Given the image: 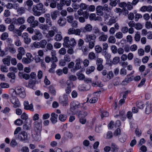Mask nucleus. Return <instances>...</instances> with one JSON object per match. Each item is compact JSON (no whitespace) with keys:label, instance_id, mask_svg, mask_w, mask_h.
Returning a JSON list of instances; mask_svg holds the SVG:
<instances>
[{"label":"nucleus","instance_id":"nucleus-1","mask_svg":"<svg viewBox=\"0 0 152 152\" xmlns=\"http://www.w3.org/2000/svg\"><path fill=\"white\" fill-rule=\"evenodd\" d=\"M47 9L44 7L43 4L41 3H39L35 6H34L32 8L33 14L34 15L39 16L42 13H44L47 11Z\"/></svg>","mask_w":152,"mask_h":152},{"label":"nucleus","instance_id":"nucleus-2","mask_svg":"<svg viewBox=\"0 0 152 152\" xmlns=\"http://www.w3.org/2000/svg\"><path fill=\"white\" fill-rule=\"evenodd\" d=\"M14 92L16 94L19 95L22 98H24L25 96V94L24 89L21 87L18 86L15 88Z\"/></svg>","mask_w":152,"mask_h":152},{"label":"nucleus","instance_id":"nucleus-3","mask_svg":"<svg viewBox=\"0 0 152 152\" xmlns=\"http://www.w3.org/2000/svg\"><path fill=\"white\" fill-rule=\"evenodd\" d=\"M10 101L14 104L13 107L15 108L19 107L20 105V103L18 99L12 94L10 98Z\"/></svg>","mask_w":152,"mask_h":152},{"label":"nucleus","instance_id":"nucleus-4","mask_svg":"<svg viewBox=\"0 0 152 152\" xmlns=\"http://www.w3.org/2000/svg\"><path fill=\"white\" fill-rule=\"evenodd\" d=\"M25 18L23 17H19L17 18H14L13 19V23L17 25H21L25 23Z\"/></svg>","mask_w":152,"mask_h":152},{"label":"nucleus","instance_id":"nucleus-5","mask_svg":"<svg viewBox=\"0 0 152 152\" xmlns=\"http://www.w3.org/2000/svg\"><path fill=\"white\" fill-rule=\"evenodd\" d=\"M18 138L22 141H25L28 140L27 133L25 132H22L18 135Z\"/></svg>","mask_w":152,"mask_h":152},{"label":"nucleus","instance_id":"nucleus-6","mask_svg":"<svg viewBox=\"0 0 152 152\" xmlns=\"http://www.w3.org/2000/svg\"><path fill=\"white\" fill-rule=\"evenodd\" d=\"M66 83L67 85V87L65 89V91L66 94H69L71 91V87H72V88L74 87L75 86L72 82H70L69 80H67L66 81Z\"/></svg>","mask_w":152,"mask_h":152},{"label":"nucleus","instance_id":"nucleus-7","mask_svg":"<svg viewBox=\"0 0 152 152\" xmlns=\"http://www.w3.org/2000/svg\"><path fill=\"white\" fill-rule=\"evenodd\" d=\"M96 38V35L94 34H91L86 35L85 40L86 42H89L92 40H95Z\"/></svg>","mask_w":152,"mask_h":152},{"label":"nucleus","instance_id":"nucleus-8","mask_svg":"<svg viewBox=\"0 0 152 152\" xmlns=\"http://www.w3.org/2000/svg\"><path fill=\"white\" fill-rule=\"evenodd\" d=\"M23 105L24 106V108L26 110H29L33 111V107L32 104H29L28 101H25L24 102Z\"/></svg>","mask_w":152,"mask_h":152},{"label":"nucleus","instance_id":"nucleus-9","mask_svg":"<svg viewBox=\"0 0 152 152\" xmlns=\"http://www.w3.org/2000/svg\"><path fill=\"white\" fill-rule=\"evenodd\" d=\"M152 104L149 102H147L145 104V112L147 114L150 113L152 111Z\"/></svg>","mask_w":152,"mask_h":152},{"label":"nucleus","instance_id":"nucleus-10","mask_svg":"<svg viewBox=\"0 0 152 152\" xmlns=\"http://www.w3.org/2000/svg\"><path fill=\"white\" fill-rule=\"evenodd\" d=\"M28 34L26 32L24 33L22 35V37L24 39V41L26 44H28L31 42V39L28 37Z\"/></svg>","mask_w":152,"mask_h":152},{"label":"nucleus","instance_id":"nucleus-11","mask_svg":"<svg viewBox=\"0 0 152 152\" xmlns=\"http://www.w3.org/2000/svg\"><path fill=\"white\" fill-rule=\"evenodd\" d=\"M107 38V35L105 34L104 32H102L101 33V35L98 38V40L100 42H105L106 41Z\"/></svg>","mask_w":152,"mask_h":152},{"label":"nucleus","instance_id":"nucleus-12","mask_svg":"<svg viewBox=\"0 0 152 152\" xmlns=\"http://www.w3.org/2000/svg\"><path fill=\"white\" fill-rule=\"evenodd\" d=\"M34 130L35 132H37L39 133L41 132L42 125L40 123L36 121L34 122Z\"/></svg>","mask_w":152,"mask_h":152},{"label":"nucleus","instance_id":"nucleus-13","mask_svg":"<svg viewBox=\"0 0 152 152\" xmlns=\"http://www.w3.org/2000/svg\"><path fill=\"white\" fill-rule=\"evenodd\" d=\"M96 13L99 16H102L104 14L103 7L99 5L96 8Z\"/></svg>","mask_w":152,"mask_h":152},{"label":"nucleus","instance_id":"nucleus-14","mask_svg":"<svg viewBox=\"0 0 152 152\" xmlns=\"http://www.w3.org/2000/svg\"><path fill=\"white\" fill-rule=\"evenodd\" d=\"M66 20L65 18H60L57 21L58 24L61 27L64 26L66 24Z\"/></svg>","mask_w":152,"mask_h":152},{"label":"nucleus","instance_id":"nucleus-15","mask_svg":"<svg viewBox=\"0 0 152 152\" xmlns=\"http://www.w3.org/2000/svg\"><path fill=\"white\" fill-rule=\"evenodd\" d=\"M90 88V86H85L83 84L80 85L78 87V89L80 91H85L89 90Z\"/></svg>","mask_w":152,"mask_h":152},{"label":"nucleus","instance_id":"nucleus-16","mask_svg":"<svg viewBox=\"0 0 152 152\" xmlns=\"http://www.w3.org/2000/svg\"><path fill=\"white\" fill-rule=\"evenodd\" d=\"M82 61L81 59L78 58L75 61L76 64L75 69V70H78L81 68L80 64Z\"/></svg>","mask_w":152,"mask_h":152},{"label":"nucleus","instance_id":"nucleus-17","mask_svg":"<svg viewBox=\"0 0 152 152\" xmlns=\"http://www.w3.org/2000/svg\"><path fill=\"white\" fill-rule=\"evenodd\" d=\"M92 29V27L90 24H87L83 30V32L86 33L87 32H90Z\"/></svg>","mask_w":152,"mask_h":152},{"label":"nucleus","instance_id":"nucleus-18","mask_svg":"<svg viewBox=\"0 0 152 152\" xmlns=\"http://www.w3.org/2000/svg\"><path fill=\"white\" fill-rule=\"evenodd\" d=\"M11 58V57L9 56H7L6 57L3 58L2 59V61L4 64H7L9 66L10 64V60Z\"/></svg>","mask_w":152,"mask_h":152},{"label":"nucleus","instance_id":"nucleus-19","mask_svg":"<svg viewBox=\"0 0 152 152\" xmlns=\"http://www.w3.org/2000/svg\"><path fill=\"white\" fill-rule=\"evenodd\" d=\"M69 38V37H66L64 38V42L63 43V45L64 47L66 48L69 47V42L70 41Z\"/></svg>","mask_w":152,"mask_h":152},{"label":"nucleus","instance_id":"nucleus-20","mask_svg":"<svg viewBox=\"0 0 152 152\" xmlns=\"http://www.w3.org/2000/svg\"><path fill=\"white\" fill-rule=\"evenodd\" d=\"M51 116L50 120L52 122L53 124L56 123L57 122L58 115L54 113H52L51 114Z\"/></svg>","mask_w":152,"mask_h":152},{"label":"nucleus","instance_id":"nucleus-21","mask_svg":"<svg viewBox=\"0 0 152 152\" xmlns=\"http://www.w3.org/2000/svg\"><path fill=\"white\" fill-rule=\"evenodd\" d=\"M58 12L57 10H54L51 13V16L52 19L53 20L56 19L58 17Z\"/></svg>","mask_w":152,"mask_h":152},{"label":"nucleus","instance_id":"nucleus-22","mask_svg":"<svg viewBox=\"0 0 152 152\" xmlns=\"http://www.w3.org/2000/svg\"><path fill=\"white\" fill-rule=\"evenodd\" d=\"M134 71H132L130 74L128 75H127V77L128 78H126L122 82V84L123 85H126L129 82V77L130 75H132L133 74Z\"/></svg>","mask_w":152,"mask_h":152},{"label":"nucleus","instance_id":"nucleus-23","mask_svg":"<svg viewBox=\"0 0 152 152\" xmlns=\"http://www.w3.org/2000/svg\"><path fill=\"white\" fill-rule=\"evenodd\" d=\"M17 11L19 15H21L25 12L26 10L24 7H21L18 8Z\"/></svg>","mask_w":152,"mask_h":152},{"label":"nucleus","instance_id":"nucleus-24","mask_svg":"<svg viewBox=\"0 0 152 152\" xmlns=\"http://www.w3.org/2000/svg\"><path fill=\"white\" fill-rule=\"evenodd\" d=\"M8 29L10 31H12L15 33L18 32V29L15 28V26L12 24H11L8 26Z\"/></svg>","mask_w":152,"mask_h":152},{"label":"nucleus","instance_id":"nucleus-25","mask_svg":"<svg viewBox=\"0 0 152 152\" xmlns=\"http://www.w3.org/2000/svg\"><path fill=\"white\" fill-rule=\"evenodd\" d=\"M67 115L66 114H61L58 116V118L61 121L64 122L66 119Z\"/></svg>","mask_w":152,"mask_h":152},{"label":"nucleus","instance_id":"nucleus-26","mask_svg":"<svg viewBox=\"0 0 152 152\" xmlns=\"http://www.w3.org/2000/svg\"><path fill=\"white\" fill-rule=\"evenodd\" d=\"M35 134L33 136V137L36 141H38L40 140V132L39 133L37 132H35Z\"/></svg>","mask_w":152,"mask_h":152},{"label":"nucleus","instance_id":"nucleus-27","mask_svg":"<svg viewBox=\"0 0 152 152\" xmlns=\"http://www.w3.org/2000/svg\"><path fill=\"white\" fill-rule=\"evenodd\" d=\"M49 91L53 95H55L56 93V90L54 87L52 86H50L48 88Z\"/></svg>","mask_w":152,"mask_h":152},{"label":"nucleus","instance_id":"nucleus-28","mask_svg":"<svg viewBox=\"0 0 152 152\" xmlns=\"http://www.w3.org/2000/svg\"><path fill=\"white\" fill-rule=\"evenodd\" d=\"M114 76L113 72L111 71H109L107 74L106 76V80H109L112 79Z\"/></svg>","mask_w":152,"mask_h":152},{"label":"nucleus","instance_id":"nucleus-29","mask_svg":"<svg viewBox=\"0 0 152 152\" xmlns=\"http://www.w3.org/2000/svg\"><path fill=\"white\" fill-rule=\"evenodd\" d=\"M108 41L109 43L114 44L115 43L116 40L114 36H110L108 38Z\"/></svg>","mask_w":152,"mask_h":152},{"label":"nucleus","instance_id":"nucleus-30","mask_svg":"<svg viewBox=\"0 0 152 152\" xmlns=\"http://www.w3.org/2000/svg\"><path fill=\"white\" fill-rule=\"evenodd\" d=\"M82 106L81 104L78 103L77 104H76L75 105L71 104L70 110L71 111L73 112L74 110L77 108H79Z\"/></svg>","mask_w":152,"mask_h":152},{"label":"nucleus","instance_id":"nucleus-31","mask_svg":"<svg viewBox=\"0 0 152 152\" xmlns=\"http://www.w3.org/2000/svg\"><path fill=\"white\" fill-rule=\"evenodd\" d=\"M64 98L65 99L64 100H61V102L63 103V106H67L68 105V97L64 95Z\"/></svg>","mask_w":152,"mask_h":152},{"label":"nucleus","instance_id":"nucleus-32","mask_svg":"<svg viewBox=\"0 0 152 152\" xmlns=\"http://www.w3.org/2000/svg\"><path fill=\"white\" fill-rule=\"evenodd\" d=\"M35 35L38 38L40 39H41L43 37V36L40 31L37 30H36L34 31Z\"/></svg>","mask_w":152,"mask_h":152},{"label":"nucleus","instance_id":"nucleus-33","mask_svg":"<svg viewBox=\"0 0 152 152\" xmlns=\"http://www.w3.org/2000/svg\"><path fill=\"white\" fill-rule=\"evenodd\" d=\"M110 49L113 53L115 54L117 53L118 49L115 45H111L110 47Z\"/></svg>","mask_w":152,"mask_h":152},{"label":"nucleus","instance_id":"nucleus-34","mask_svg":"<svg viewBox=\"0 0 152 152\" xmlns=\"http://www.w3.org/2000/svg\"><path fill=\"white\" fill-rule=\"evenodd\" d=\"M120 61V57L118 56H115L113 60L112 63L114 64H117Z\"/></svg>","mask_w":152,"mask_h":152},{"label":"nucleus","instance_id":"nucleus-35","mask_svg":"<svg viewBox=\"0 0 152 152\" xmlns=\"http://www.w3.org/2000/svg\"><path fill=\"white\" fill-rule=\"evenodd\" d=\"M116 22V20L114 17L111 18L107 23V24L109 26H111Z\"/></svg>","mask_w":152,"mask_h":152},{"label":"nucleus","instance_id":"nucleus-36","mask_svg":"<svg viewBox=\"0 0 152 152\" xmlns=\"http://www.w3.org/2000/svg\"><path fill=\"white\" fill-rule=\"evenodd\" d=\"M62 39V36L61 34H58L54 37V39L57 41H60Z\"/></svg>","mask_w":152,"mask_h":152},{"label":"nucleus","instance_id":"nucleus-37","mask_svg":"<svg viewBox=\"0 0 152 152\" xmlns=\"http://www.w3.org/2000/svg\"><path fill=\"white\" fill-rule=\"evenodd\" d=\"M36 83V80H31L29 81L28 85L30 87L34 89V87Z\"/></svg>","mask_w":152,"mask_h":152},{"label":"nucleus","instance_id":"nucleus-38","mask_svg":"<svg viewBox=\"0 0 152 152\" xmlns=\"http://www.w3.org/2000/svg\"><path fill=\"white\" fill-rule=\"evenodd\" d=\"M39 42L40 47L42 48H45L47 43V41L45 39L42 40Z\"/></svg>","mask_w":152,"mask_h":152},{"label":"nucleus","instance_id":"nucleus-39","mask_svg":"<svg viewBox=\"0 0 152 152\" xmlns=\"http://www.w3.org/2000/svg\"><path fill=\"white\" fill-rule=\"evenodd\" d=\"M95 50L96 53H99L102 51V48L99 45H97L95 47Z\"/></svg>","mask_w":152,"mask_h":152},{"label":"nucleus","instance_id":"nucleus-40","mask_svg":"<svg viewBox=\"0 0 152 152\" xmlns=\"http://www.w3.org/2000/svg\"><path fill=\"white\" fill-rule=\"evenodd\" d=\"M76 44V42L75 41V39L73 38H72L70 39V41L69 42V47L70 46H74Z\"/></svg>","mask_w":152,"mask_h":152},{"label":"nucleus","instance_id":"nucleus-41","mask_svg":"<svg viewBox=\"0 0 152 152\" xmlns=\"http://www.w3.org/2000/svg\"><path fill=\"white\" fill-rule=\"evenodd\" d=\"M32 61L27 58H23L22 59V62L24 64H28L30 63Z\"/></svg>","mask_w":152,"mask_h":152},{"label":"nucleus","instance_id":"nucleus-42","mask_svg":"<svg viewBox=\"0 0 152 152\" xmlns=\"http://www.w3.org/2000/svg\"><path fill=\"white\" fill-rule=\"evenodd\" d=\"M89 58L91 60L95 59L96 58V55L95 53L93 52H91L88 55Z\"/></svg>","mask_w":152,"mask_h":152},{"label":"nucleus","instance_id":"nucleus-43","mask_svg":"<svg viewBox=\"0 0 152 152\" xmlns=\"http://www.w3.org/2000/svg\"><path fill=\"white\" fill-rule=\"evenodd\" d=\"M95 69V68L94 66H91L88 68L86 70V73L87 74H89L93 72Z\"/></svg>","mask_w":152,"mask_h":152},{"label":"nucleus","instance_id":"nucleus-44","mask_svg":"<svg viewBox=\"0 0 152 152\" xmlns=\"http://www.w3.org/2000/svg\"><path fill=\"white\" fill-rule=\"evenodd\" d=\"M18 145V143L15 139H12L11 141L10 145L13 148H14Z\"/></svg>","mask_w":152,"mask_h":152},{"label":"nucleus","instance_id":"nucleus-45","mask_svg":"<svg viewBox=\"0 0 152 152\" xmlns=\"http://www.w3.org/2000/svg\"><path fill=\"white\" fill-rule=\"evenodd\" d=\"M55 62H53L51 65V68L49 70L50 72L53 73L54 72V69L56 68V64Z\"/></svg>","mask_w":152,"mask_h":152},{"label":"nucleus","instance_id":"nucleus-46","mask_svg":"<svg viewBox=\"0 0 152 152\" xmlns=\"http://www.w3.org/2000/svg\"><path fill=\"white\" fill-rule=\"evenodd\" d=\"M18 52L23 55H24L26 53L25 50L22 47H19L18 48Z\"/></svg>","mask_w":152,"mask_h":152},{"label":"nucleus","instance_id":"nucleus-47","mask_svg":"<svg viewBox=\"0 0 152 152\" xmlns=\"http://www.w3.org/2000/svg\"><path fill=\"white\" fill-rule=\"evenodd\" d=\"M35 20V18L34 16H31L28 18L27 21L29 23H32Z\"/></svg>","mask_w":152,"mask_h":152},{"label":"nucleus","instance_id":"nucleus-48","mask_svg":"<svg viewBox=\"0 0 152 152\" xmlns=\"http://www.w3.org/2000/svg\"><path fill=\"white\" fill-rule=\"evenodd\" d=\"M74 18L72 15L68 16L66 17V20L67 22L70 23H71L73 21Z\"/></svg>","mask_w":152,"mask_h":152},{"label":"nucleus","instance_id":"nucleus-49","mask_svg":"<svg viewBox=\"0 0 152 152\" xmlns=\"http://www.w3.org/2000/svg\"><path fill=\"white\" fill-rule=\"evenodd\" d=\"M134 28L137 30H140L142 28V25L139 23L135 24Z\"/></svg>","mask_w":152,"mask_h":152},{"label":"nucleus","instance_id":"nucleus-50","mask_svg":"<svg viewBox=\"0 0 152 152\" xmlns=\"http://www.w3.org/2000/svg\"><path fill=\"white\" fill-rule=\"evenodd\" d=\"M0 87L3 88H8L9 86V85L8 83H1L0 84Z\"/></svg>","mask_w":152,"mask_h":152},{"label":"nucleus","instance_id":"nucleus-51","mask_svg":"<svg viewBox=\"0 0 152 152\" xmlns=\"http://www.w3.org/2000/svg\"><path fill=\"white\" fill-rule=\"evenodd\" d=\"M110 5L112 7H115L117 4L118 0H110Z\"/></svg>","mask_w":152,"mask_h":152},{"label":"nucleus","instance_id":"nucleus-52","mask_svg":"<svg viewBox=\"0 0 152 152\" xmlns=\"http://www.w3.org/2000/svg\"><path fill=\"white\" fill-rule=\"evenodd\" d=\"M1 71L4 72H8V68L5 65H2L0 68Z\"/></svg>","mask_w":152,"mask_h":152},{"label":"nucleus","instance_id":"nucleus-53","mask_svg":"<svg viewBox=\"0 0 152 152\" xmlns=\"http://www.w3.org/2000/svg\"><path fill=\"white\" fill-rule=\"evenodd\" d=\"M140 36L139 32H136L134 36V39L136 42H138L140 40Z\"/></svg>","mask_w":152,"mask_h":152},{"label":"nucleus","instance_id":"nucleus-54","mask_svg":"<svg viewBox=\"0 0 152 152\" xmlns=\"http://www.w3.org/2000/svg\"><path fill=\"white\" fill-rule=\"evenodd\" d=\"M8 37V34L7 32L3 33L1 35V39L2 40H5Z\"/></svg>","mask_w":152,"mask_h":152},{"label":"nucleus","instance_id":"nucleus-55","mask_svg":"<svg viewBox=\"0 0 152 152\" xmlns=\"http://www.w3.org/2000/svg\"><path fill=\"white\" fill-rule=\"evenodd\" d=\"M115 37L117 39H121L123 37V35L122 32H118L115 34Z\"/></svg>","mask_w":152,"mask_h":152},{"label":"nucleus","instance_id":"nucleus-56","mask_svg":"<svg viewBox=\"0 0 152 152\" xmlns=\"http://www.w3.org/2000/svg\"><path fill=\"white\" fill-rule=\"evenodd\" d=\"M95 41H92L89 42L88 48L90 49H92L93 48L95 45Z\"/></svg>","mask_w":152,"mask_h":152},{"label":"nucleus","instance_id":"nucleus-57","mask_svg":"<svg viewBox=\"0 0 152 152\" xmlns=\"http://www.w3.org/2000/svg\"><path fill=\"white\" fill-rule=\"evenodd\" d=\"M79 7L82 10H85L87 8V5L85 3H82L79 5Z\"/></svg>","mask_w":152,"mask_h":152},{"label":"nucleus","instance_id":"nucleus-58","mask_svg":"<svg viewBox=\"0 0 152 152\" xmlns=\"http://www.w3.org/2000/svg\"><path fill=\"white\" fill-rule=\"evenodd\" d=\"M104 57L107 59H109L111 58V55L110 53H108L107 51H105L104 52Z\"/></svg>","mask_w":152,"mask_h":152},{"label":"nucleus","instance_id":"nucleus-59","mask_svg":"<svg viewBox=\"0 0 152 152\" xmlns=\"http://www.w3.org/2000/svg\"><path fill=\"white\" fill-rule=\"evenodd\" d=\"M124 52V49L121 47H120L118 49L117 53L119 55H122L123 54Z\"/></svg>","mask_w":152,"mask_h":152},{"label":"nucleus","instance_id":"nucleus-60","mask_svg":"<svg viewBox=\"0 0 152 152\" xmlns=\"http://www.w3.org/2000/svg\"><path fill=\"white\" fill-rule=\"evenodd\" d=\"M23 123V121L20 119H17L15 122V124L18 126L22 125Z\"/></svg>","mask_w":152,"mask_h":152},{"label":"nucleus","instance_id":"nucleus-61","mask_svg":"<svg viewBox=\"0 0 152 152\" xmlns=\"http://www.w3.org/2000/svg\"><path fill=\"white\" fill-rule=\"evenodd\" d=\"M142 17V15L140 13H136L135 14V21H137L139 19L141 18Z\"/></svg>","mask_w":152,"mask_h":152},{"label":"nucleus","instance_id":"nucleus-62","mask_svg":"<svg viewBox=\"0 0 152 152\" xmlns=\"http://www.w3.org/2000/svg\"><path fill=\"white\" fill-rule=\"evenodd\" d=\"M58 52L61 55H64L66 53V50L64 48H62L59 50Z\"/></svg>","mask_w":152,"mask_h":152},{"label":"nucleus","instance_id":"nucleus-63","mask_svg":"<svg viewBox=\"0 0 152 152\" xmlns=\"http://www.w3.org/2000/svg\"><path fill=\"white\" fill-rule=\"evenodd\" d=\"M46 23L48 27H51L53 25L51 19H46Z\"/></svg>","mask_w":152,"mask_h":152},{"label":"nucleus","instance_id":"nucleus-64","mask_svg":"<svg viewBox=\"0 0 152 152\" xmlns=\"http://www.w3.org/2000/svg\"><path fill=\"white\" fill-rule=\"evenodd\" d=\"M137 49V46L135 44L133 45L130 47V50L132 52L135 51Z\"/></svg>","mask_w":152,"mask_h":152}]
</instances>
